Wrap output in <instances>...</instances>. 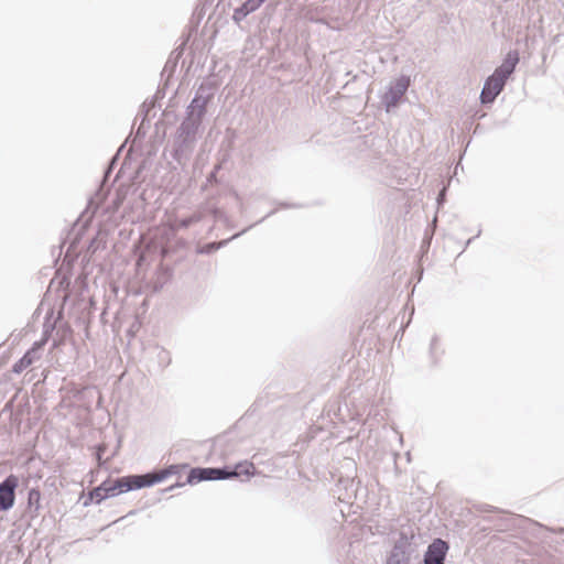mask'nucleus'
Here are the masks:
<instances>
[{
	"instance_id": "nucleus-1",
	"label": "nucleus",
	"mask_w": 564,
	"mask_h": 564,
	"mask_svg": "<svg viewBox=\"0 0 564 564\" xmlns=\"http://www.w3.org/2000/svg\"><path fill=\"white\" fill-rule=\"evenodd\" d=\"M204 93L205 89L202 86L195 98L189 104L187 108V116L177 130V144L174 153L177 161L186 158L193 149L196 132L206 112V106L212 98L210 93L206 95Z\"/></svg>"
},
{
	"instance_id": "nucleus-2",
	"label": "nucleus",
	"mask_w": 564,
	"mask_h": 564,
	"mask_svg": "<svg viewBox=\"0 0 564 564\" xmlns=\"http://www.w3.org/2000/svg\"><path fill=\"white\" fill-rule=\"evenodd\" d=\"M254 466L252 463H239L232 469L225 468H194L188 475V482H199L203 480H220L234 477L245 476L249 478L253 475Z\"/></svg>"
},
{
	"instance_id": "nucleus-3",
	"label": "nucleus",
	"mask_w": 564,
	"mask_h": 564,
	"mask_svg": "<svg viewBox=\"0 0 564 564\" xmlns=\"http://www.w3.org/2000/svg\"><path fill=\"white\" fill-rule=\"evenodd\" d=\"M410 86V78L402 76L392 83L389 89L382 95L381 102L389 112L397 107Z\"/></svg>"
},
{
	"instance_id": "nucleus-4",
	"label": "nucleus",
	"mask_w": 564,
	"mask_h": 564,
	"mask_svg": "<svg viewBox=\"0 0 564 564\" xmlns=\"http://www.w3.org/2000/svg\"><path fill=\"white\" fill-rule=\"evenodd\" d=\"M18 486L19 478L14 475H9L0 482V511H7L13 507Z\"/></svg>"
},
{
	"instance_id": "nucleus-5",
	"label": "nucleus",
	"mask_w": 564,
	"mask_h": 564,
	"mask_svg": "<svg viewBox=\"0 0 564 564\" xmlns=\"http://www.w3.org/2000/svg\"><path fill=\"white\" fill-rule=\"evenodd\" d=\"M506 82L507 78H505L497 72H494V74L487 78L484 85L482 91L480 94L481 102H492L496 99V97L502 91Z\"/></svg>"
},
{
	"instance_id": "nucleus-6",
	"label": "nucleus",
	"mask_w": 564,
	"mask_h": 564,
	"mask_svg": "<svg viewBox=\"0 0 564 564\" xmlns=\"http://www.w3.org/2000/svg\"><path fill=\"white\" fill-rule=\"evenodd\" d=\"M413 552L411 541L402 535L394 544L387 564H409L410 556Z\"/></svg>"
},
{
	"instance_id": "nucleus-7",
	"label": "nucleus",
	"mask_w": 564,
	"mask_h": 564,
	"mask_svg": "<svg viewBox=\"0 0 564 564\" xmlns=\"http://www.w3.org/2000/svg\"><path fill=\"white\" fill-rule=\"evenodd\" d=\"M172 471L170 469H163L153 474L129 476V484L132 489H140L143 487H150L164 480Z\"/></svg>"
},
{
	"instance_id": "nucleus-8",
	"label": "nucleus",
	"mask_w": 564,
	"mask_h": 564,
	"mask_svg": "<svg viewBox=\"0 0 564 564\" xmlns=\"http://www.w3.org/2000/svg\"><path fill=\"white\" fill-rule=\"evenodd\" d=\"M448 544L441 540H434L427 547L424 555V564H444Z\"/></svg>"
},
{
	"instance_id": "nucleus-9",
	"label": "nucleus",
	"mask_w": 564,
	"mask_h": 564,
	"mask_svg": "<svg viewBox=\"0 0 564 564\" xmlns=\"http://www.w3.org/2000/svg\"><path fill=\"white\" fill-rule=\"evenodd\" d=\"M101 485L105 486L107 497H115L121 492L131 490L128 477L118 478L115 481L106 480Z\"/></svg>"
},
{
	"instance_id": "nucleus-10",
	"label": "nucleus",
	"mask_w": 564,
	"mask_h": 564,
	"mask_svg": "<svg viewBox=\"0 0 564 564\" xmlns=\"http://www.w3.org/2000/svg\"><path fill=\"white\" fill-rule=\"evenodd\" d=\"M519 62V54L517 51H510L506 58L503 59L502 64L496 68L495 72L503 76L505 78H509V76L513 73L517 64Z\"/></svg>"
},
{
	"instance_id": "nucleus-11",
	"label": "nucleus",
	"mask_w": 564,
	"mask_h": 564,
	"mask_svg": "<svg viewBox=\"0 0 564 564\" xmlns=\"http://www.w3.org/2000/svg\"><path fill=\"white\" fill-rule=\"evenodd\" d=\"M264 0H247L242 6L237 8L234 12V20L236 22L242 21L248 14L256 11Z\"/></svg>"
},
{
	"instance_id": "nucleus-12",
	"label": "nucleus",
	"mask_w": 564,
	"mask_h": 564,
	"mask_svg": "<svg viewBox=\"0 0 564 564\" xmlns=\"http://www.w3.org/2000/svg\"><path fill=\"white\" fill-rule=\"evenodd\" d=\"M39 358L37 350L32 348L29 350L18 362L13 366V372L21 373L24 369L33 364Z\"/></svg>"
},
{
	"instance_id": "nucleus-13",
	"label": "nucleus",
	"mask_w": 564,
	"mask_h": 564,
	"mask_svg": "<svg viewBox=\"0 0 564 564\" xmlns=\"http://www.w3.org/2000/svg\"><path fill=\"white\" fill-rule=\"evenodd\" d=\"M90 500L99 503L104 499L108 498L105 491V486L100 485L89 494Z\"/></svg>"
},
{
	"instance_id": "nucleus-14",
	"label": "nucleus",
	"mask_w": 564,
	"mask_h": 564,
	"mask_svg": "<svg viewBox=\"0 0 564 564\" xmlns=\"http://www.w3.org/2000/svg\"><path fill=\"white\" fill-rule=\"evenodd\" d=\"M226 240L225 241H221V242H218V243H215V242H212V243H207L205 245L204 247H202L198 252L199 253H210V252H214L215 250H217L218 248L223 247L226 245Z\"/></svg>"
},
{
	"instance_id": "nucleus-15",
	"label": "nucleus",
	"mask_w": 564,
	"mask_h": 564,
	"mask_svg": "<svg viewBox=\"0 0 564 564\" xmlns=\"http://www.w3.org/2000/svg\"><path fill=\"white\" fill-rule=\"evenodd\" d=\"M200 220V216L199 215H193L191 217H187V218H183L178 221V227L181 228H187L189 227L192 224L194 223H197Z\"/></svg>"
},
{
	"instance_id": "nucleus-16",
	"label": "nucleus",
	"mask_w": 564,
	"mask_h": 564,
	"mask_svg": "<svg viewBox=\"0 0 564 564\" xmlns=\"http://www.w3.org/2000/svg\"><path fill=\"white\" fill-rule=\"evenodd\" d=\"M40 498H41V494L37 489H31L29 491V503L30 505L37 503L40 501Z\"/></svg>"
},
{
	"instance_id": "nucleus-17",
	"label": "nucleus",
	"mask_w": 564,
	"mask_h": 564,
	"mask_svg": "<svg viewBox=\"0 0 564 564\" xmlns=\"http://www.w3.org/2000/svg\"><path fill=\"white\" fill-rule=\"evenodd\" d=\"M218 169H219V166H216L215 170L209 174V176L207 177L208 183L216 181V173H217Z\"/></svg>"
},
{
	"instance_id": "nucleus-18",
	"label": "nucleus",
	"mask_w": 564,
	"mask_h": 564,
	"mask_svg": "<svg viewBox=\"0 0 564 564\" xmlns=\"http://www.w3.org/2000/svg\"><path fill=\"white\" fill-rule=\"evenodd\" d=\"M214 216H215V218H220V217H223V212H220V210L216 209V210L214 212Z\"/></svg>"
},
{
	"instance_id": "nucleus-19",
	"label": "nucleus",
	"mask_w": 564,
	"mask_h": 564,
	"mask_svg": "<svg viewBox=\"0 0 564 564\" xmlns=\"http://www.w3.org/2000/svg\"><path fill=\"white\" fill-rule=\"evenodd\" d=\"M443 198H444V191L438 196V203H441V200H443Z\"/></svg>"
}]
</instances>
